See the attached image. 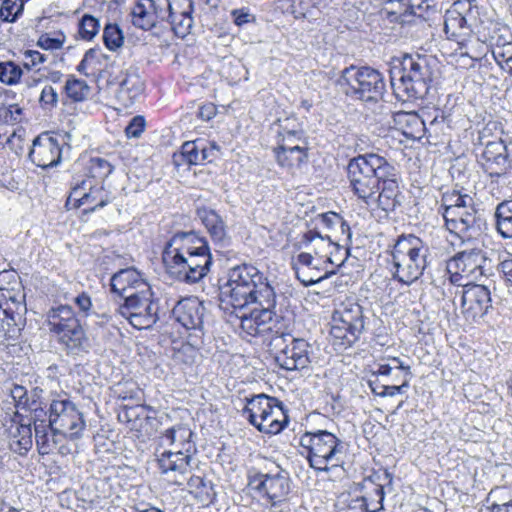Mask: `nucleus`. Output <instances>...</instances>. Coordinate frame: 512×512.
Returning <instances> with one entry per match:
<instances>
[{
	"label": "nucleus",
	"mask_w": 512,
	"mask_h": 512,
	"mask_svg": "<svg viewBox=\"0 0 512 512\" xmlns=\"http://www.w3.org/2000/svg\"><path fill=\"white\" fill-rule=\"evenodd\" d=\"M332 322L333 345L346 350L359 340L365 329L363 308L357 303L342 305L333 313Z\"/></svg>",
	"instance_id": "9b49d317"
},
{
	"label": "nucleus",
	"mask_w": 512,
	"mask_h": 512,
	"mask_svg": "<svg viewBox=\"0 0 512 512\" xmlns=\"http://www.w3.org/2000/svg\"><path fill=\"white\" fill-rule=\"evenodd\" d=\"M47 406H35L31 407L29 411L32 414V421L34 424V428L38 426V424H42L44 427H50V411L46 410Z\"/></svg>",
	"instance_id": "052dcab7"
},
{
	"label": "nucleus",
	"mask_w": 512,
	"mask_h": 512,
	"mask_svg": "<svg viewBox=\"0 0 512 512\" xmlns=\"http://www.w3.org/2000/svg\"><path fill=\"white\" fill-rule=\"evenodd\" d=\"M338 512H367L365 496L342 494L338 500Z\"/></svg>",
	"instance_id": "37998d69"
},
{
	"label": "nucleus",
	"mask_w": 512,
	"mask_h": 512,
	"mask_svg": "<svg viewBox=\"0 0 512 512\" xmlns=\"http://www.w3.org/2000/svg\"><path fill=\"white\" fill-rule=\"evenodd\" d=\"M33 445L31 423L13 424L9 428V447L19 454L25 455Z\"/></svg>",
	"instance_id": "72a5a7b5"
},
{
	"label": "nucleus",
	"mask_w": 512,
	"mask_h": 512,
	"mask_svg": "<svg viewBox=\"0 0 512 512\" xmlns=\"http://www.w3.org/2000/svg\"><path fill=\"white\" fill-rule=\"evenodd\" d=\"M479 163L491 183L499 184L512 170V158L502 139L488 141L484 145Z\"/></svg>",
	"instance_id": "4468645a"
},
{
	"label": "nucleus",
	"mask_w": 512,
	"mask_h": 512,
	"mask_svg": "<svg viewBox=\"0 0 512 512\" xmlns=\"http://www.w3.org/2000/svg\"><path fill=\"white\" fill-rule=\"evenodd\" d=\"M203 157L206 154H201V141H188L182 145L179 154H174L173 159L176 165L180 164V158L188 165H199L203 164Z\"/></svg>",
	"instance_id": "58836bf2"
},
{
	"label": "nucleus",
	"mask_w": 512,
	"mask_h": 512,
	"mask_svg": "<svg viewBox=\"0 0 512 512\" xmlns=\"http://www.w3.org/2000/svg\"><path fill=\"white\" fill-rule=\"evenodd\" d=\"M387 175L388 177L382 176L378 192L371 196L373 200L366 203V205L379 208L385 212H392L401 205L403 195L399 186L398 172L393 164L392 170Z\"/></svg>",
	"instance_id": "4be33fe9"
},
{
	"label": "nucleus",
	"mask_w": 512,
	"mask_h": 512,
	"mask_svg": "<svg viewBox=\"0 0 512 512\" xmlns=\"http://www.w3.org/2000/svg\"><path fill=\"white\" fill-rule=\"evenodd\" d=\"M205 307L196 298L179 301L173 309L176 320L187 330H202Z\"/></svg>",
	"instance_id": "bb28decb"
},
{
	"label": "nucleus",
	"mask_w": 512,
	"mask_h": 512,
	"mask_svg": "<svg viewBox=\"0 0 512 512\" xmlns=\"http://www.w3.org/2000/svg\"><path fill=\"white\" fill-rule=\"evenodd\" d=\"M233 21L237 26H243L249 22L255 21L254 15L250 14L246 9H235L231 12Z\"/></svg>",
	"instance_id": "69168bd1"
},
{
	"label": "nucleus",
	"mask_w": 512,
	"mask_h": 512,
	"mask_svg": "<svg viewBox=\"0 0 512 512\" xmlns=\"http://www.w3.org/2000/svg\"><path fill=\"white\" fill-rule=\"evenodd\" d=\"M512 41V33L509 30L508 27H501L498 29H495L490 36V42L492 49L497 48L498 45L503 47L508 45L507 43H510Z\"/></svg>",
	"instance_id": "13d9d810"
},
{
	"label": "nucleus",
	"mask_w": 512,
	"mask_h": 512,
	"mask_svg": "<svg viewBox=\"0 0 512 512\" xmlns=\"http://www.w3.org/2000/svg\"><path fill=\"white\" fill-rule=\"evenodd\" d=\"M447 230L461 238H471L481 230L482 218L478 214L474 199L470 209L466 207L452 208L444 218Z\"/></svg>",
	"instance_id": "6ab92c4d"
},
{
	"label": "nucleus",
	"mask_w": 512,
	"mask_h": 512,
	"mask_svg": "<svg viewBox=\"0 0 512 512\" xmlns=\"http://www.w3.org/2000/svg\"><path fill=\"white\" fill-rule=\"evenodd\" d=\"M185 483L187 484L188 491L201 503L208 504L212 502L215 492L211 481L201 476L192 475L190 477L187 476Z\"/></svg>",
	"instance_id": "e433bc0d"
},
{
	"label": "nucleus",
	"mask_w": 512,
	"mask_h": 512,
	"mask_svg": "<svg viewBox=\"0 0 512 512\" xmlns=\"http://www.w3.org/2000/svg\"><path fill=\"white\" fill-rule=\"evenodd\" d=\"M498 271L509 293L512 294V258L501 261Z\"/></svg>",
	"instance_id": "0e129e2a"
},
{
	"label": "nucleus",
	"mask_w": 512,
	"mask_h": 512,
	"mask_svg": "<svg viewBox=\"0 0 512 512\" xmlns=\"http://www.w3.org/2000/svg\"><path fill=\"white\" fill-rule=\"evenodd\" d=\"M162 260L167 273L186 284L200 282L213 263L207 239L194 231L174 234L164 247Z\"/></svg>",
	"instance_id": "f03ea898"
},
{
	"label": "nucleus",
	"mask_w": 512,
	"mask_h": 512,
	"mask_svg": "<svg viewBox=\"0 0 512 512\" xmlns=\"http://www.w3.org/2000/svg\"><path fill=\"white\" fill-rule=\"evenodd\" d=\"M116 312L126 318L136 329H150L166 316L158 299L153 297L151 287L131 292L123 302L117 303Z\"/></svg>",
	"instance_id": "9d476101"
},
{
	"label": "nucleus",
	"mask_w": 512,
	"mask_h": 512,
	"mask_svg": "<svg viewBox=\"0 0 512 512\" xmlns=\"http://www.w3.org/2000/svg\"><path fill=\"white\" fill-rule=\"evenodd\" d=\"M249 485L274 506L285 501L291 489L290 477L285 471L276 474L258 473L250 479Z\"/></svg>",
	"instance_id": "2eb2a0df"
},
{
	"label": "nucleus",
	"mask_w": 512,
	"mask_h": 512,
	"mask_svg": "<svg viewBox=\"0 0 512 512\" xmlns=\"http://www.w3.org/2000/svg\"><path fill=\"white\" fill-rule=\"evenodd\" d=\"M146 121L144 116H134L125 128V134L128 138H139L144 132Z\"/></svg>",
	"instance_id": "4d7b16f0"
},
{
	"label": "nucleus",
	"mask_w": 512,
	"mask_h": 512,
	"mask_svg": "<svg viewBox=\"0 0 512 512\" xmlns=\"http://www.w3.org/2000/svg\"><path fill=\"white\" fill-rule=\"evenodd\" d=\"M392 170L384 156L377 153H364L351 158L346 167L349 187L358 200L369 203L371 196L378 192L380 179Z\"/></svg>",
	"instance_id": "20e7f679"
},
{
	"label": "nucleus",
	"mask_w": 512,
	"mask_h": 512,
	"mask_svg": "<svg viewBox=\"0 0 512 512\" xmlns=\"http://www.w3.org/2000/svg\"><path fill=\"white\" fill-rule=\"evenodd\" d=\"M337 83L346 96L367 105H375L383 100L386 92L384 76L369 66L351 65L344 68Z\"/></svg>",
	"instance_id": "6e6552de"
},
{
	"label": "nucleus",
	"mask_w": 512,
	"mask_h": 512,
	"mask_svg": "<svg viewBox=\"0 0 512 512\" xmlns=\"http://www.w3.org/2000/svg\"><path fill=\"white\" fill-rule=\"evenodd\" d=\"M24 10L23 0H3L0 6V19L3 22L14 23Z\"/></svg>",
	"instance_id": "a18cd8bd"
},
{
	"label": "nucleus",
	"mask_w": 512,
	"mask_h": 512,
	"mask_svg": "<svg viewBox=\"0 0 512 512\" xmlns=\"http://www.w3.org/2000/svg\"><path fill=\"white\" fill-rule=\"evenodd\" d=\"M59 95L51 85H45L40 93L39 104L42 109L52 111L58 106Z\"/></svg>",
	"instance_id": "603ef678"
},
{
	"label": "nucleus",
	"mask_w": 512,
	"mask_h": 512,
	"mask_svg": "<svg viewBox=\"0 0 512 512\" xmlns=\"http://www.w3.org/2000/svg\"><path fill=\"white\" fill-rule=\"evenodd\" d=\"M220 300L234 309L242 330L254 337L265 335L270 321L281 312L274 288L263 273L247 264L229 270L227 282L220 286Z\"/></svg>",
	"instance_id": "f257e3e1"
},
{
	"label": "nucleus",
	"mask_w": 512,
	"mask_h": 512,
	"mask_svg": "<svg viewBox=\"0 0 512 512\" xmlns=\"http://www.w3.org/2000/svg\"><path fill=\"white\" fill-rule=\"evenodd\" d=\"M100 24L95 17L85 14L79 22V35L84 40H91L98 33Z\"/></svg>",
	"instance_id": "8fccbe9b"
},
{
	"label": "nucleus",
	"mask_w": 512,
	"mask_h": 512,
	"mask_svg": "<svg viewBox=\"0 0 512 512\" xmlns=\"http://www.w3.org/2000/svg\"><path fill=\"white\" fill-rule=\"evenodd\" d=\"M197 214L213 242L220 248L227 247L230 243V239L227 235L226 225L220 215L214 210L206 208L199 209Z\"/></svg>",
	"instance_id": "c85d7f7f"
},
{
	"label": "nucleus",
	"mask_w": 512,
	"mask_h": 512,
	"mask_svg": "<svg viewBox=\"0 0 512 512\" xmlns=\"http://www.w3.org/2000/svg\"><path fill=\"white\" fill-rule=\"evenodd\" d=\"M485 252L479 248L466 249L452 257L447 265L450 272L453 268L462 273L470 282L480 281L488 276Z\"/></svg>",
	"instance_id": "dca6fc26"
},
{
	"label": "nucleus",
	"mask_w": 512,
	"mask_h": 512,
	"mask_svg": "<svg viewBox=\"0 0 512 512\" xmlns=\"http://www.w3.org/2000/svg\"><path fill=\"white\" fill-rule=\"evenodd\" d=\"M64 92L73 102H81L88 97L90 87L84 80L69 76L64 85Z\"/></svg>",
	"instance_id": "a19ab883"
},
{
	"label": "nucleus",
	"mask_w": 512,
	"mask_h": 512,
	"mask_svg": "<svg viewBox=\"0 0 512 512\" xmlns=\"http://www.w3.org/2000/svg\"><path fill=\"white\" fill-rule=\"evenodd\" d=\"M143 89L144 84L141 78L136 73L127 71L119 82L115 97L121 105L130 107L141 95Z\"/></svg>",
	"instance_id": "c756f323"
},
{
	"label": "nucleus",
	"mask_w": 512,
	"mask_h": 512,
	"mask_svg": "<svg viewBox=\"0 0 512 512\" xmlns=\"http://www.w3.org/2000/svg\"><path fill=\"white\" fill-rule=\"evenodd\" d=\"M473 197L468 194H462L458 190H449L442 194L439 213L443 218L448 216L452 208L466 207L470 209Z\"/></svg>",
	"instance_id": "4c0bfd02"
},
{
	"label": "nucleus",
	"mask_w": 512,
	"mask_h": 512,
	"mask_svg": "<svg viewBox=\"0 0 512 512\" xmlns=\"http://www.w3.org/2000/svg\"><path fill=\"white\" fill-rule=\"evenodd\" d=\"M161 5L165 12L163 22L169 23L176 36L184 38L191 33L194 23L193 0H165Z\"/></svg>",
	"instance_id": "f3484780"
},
{
	"label": "nucleus",
	"mask_w": 512,
	"mask_h": 512,
	"mask_svg": "<svg viewBox=\"0 0 512 512\" xmlns=\"http://www.w3.org/2000/svg\"><path fill=\"white\" fill-rule=\"evenodd\" d=\"M86 194L89 195V201L86 204L89 208L84 210L85 213L94 212L96 209L103 208L110 202V197L103 186L95 184L92 179H89Z\"/></svg>",
	"instance_id": "ea45409f"
},
{
	"label": "nucleus",
	"mask_w": 512,
	"mask_h": 512,
	"mask_svg": "<svg viewBox=\"0 0 512 512\" xmlns=\"http://www.w3.org/2000/svg\"><path fill=\"white\" fill-rule=\"evenodd\" d=\"M64 43V36L62 37H52L49 34H43L39 37L37 41V46L44 50L54 51L58 50L62 47Z\"/></svg>",
	"instance_id": "680f3d73"
},
{
	"label": "nucleus",
	"mask_w": 512,
	"mask_h": 512,
	"mask_svg": "<svg viewBox=\"0 0 512 512\" xmlns=\"http://www.w3.org/2000/svg\"><path fill=\"white\" fill-rule=\"evenodd\" d=\"M385 497L384 487L374 484L367 499V512H379L383 509V501Z\"/></svg>",
	"instance_id": "3c124183"
},
{
	"label": "nucleus",
	"mask_w": 512,
	"mask_h": 512,
	"mask_svg": "<svg viewBox=\"0 0 512 512\" xmlns=\"http://www.w3.org/2000/svg\"><path fill=\"white\" fill-rule=\"evenodd\" d=\"M23 76L20 65L13 61L0 62V82L7 86L18 84Z\"/></svg>",
	"instance_id": "c03bdc74"
},
{
	"label": "nucleus",
	"mask_w": 512,
	"mask_h": 512,
	"mask_svg": "<svg viewBox=\"0 0 512 512\" xmlns=\"http://www.w3.org/2000/svg\"><path fill=\"white\" fill-rule=\"evenodd\" d=\"M49 429L50 427H44L42 424H38V426L34 428L36 445L41 454H47L49 452Z\"/></svg>",
	"instance_id": "bf43d9fd"
},
{
	"label": "nucleus",
	"mask_w": 512,
	"mask_h": 512,
	"mask_svg": "<svg viewBox=\"0 0 512 512\" xmlns=\"http://www.w3.org/2000/svg\"><path fill=\"white\" fill-rule=\"evenodd\" d=\"M428 247L413 234L401 235L391 252L394 280L411 285L417 281L427 266Z\"/></svg>",
	"instance_id": "0eeeda50"
},
{
	"label": "nucleus",
	"mask_w": 512,
	"mask_h": 512,
	"mask_svg": "<svg viewBox=\"0 0 512 512\" xmlns=\"http://www.w3.org/2000/svg\"><path fill=\"white\" fill-rule=\"evenodd\" d=\"M219 150L220 148L215 142L209 144L201 142V154H206V157H203V163L212 162L218 156Z\"/></svg>",
	"instance_id": "774afa93"
},
{
	"label": "nucleus",
	"mask_w": 512,
	"mask_h": 512,
	"mask_svg": "<svg viewBox=\"0 0 512 512\" xmlns=\"http://www.w3.org/2000/svg\"><path fill=\"white\" fill-rule=\"evenodd\" d=\"M295 274L297 279L306 287L315 285L321 282L324 279L329 278L330 276L336 273V270L325 271L324 274L320 275L319 271L316 270H305L294 267Z\"/></svg>",
	"instance_id": "49530a36"
},
{
	"label": "nucleus",
	"mask_w": 512,
	"mask_h": 512,
	"mask_svg": "<svg viewBox=\"0 0 512 512\" xmlns=\"http://www.w3.org/2000/svg\"><path fill=\"white\" fill-rule=\"evenodd\" d=\"M273 153L277 164L286 169L300 168L302 164L308 161L307 145L276 146L273 148Z\"/></svg>",
	"instance_id": "7c9ffc66"
},
{
	"label": "nucleus",
	"mask_w": 512,
	"mask_h": 512,
	"mask_svg": "<svg viewBox=\"0 0 512 512\" xmlns=\"http://www.w3.org/2000/svg\"><path fill=\"white\" fill-rule=\"evenodd\" d=\"M270 323L265 334H273L270 347L275 352V362L279 367L287 371L307 368L311 362V346L305 339L292 335V318L281 311Z\"/></svg>",
	"instance_id": "7ed1b4c3"
},
{
	"label": "nucleus",
	"mask_w": 512,
	"mask_h": 512,
	"mask_svg": "<svg viewBox=\"0 0 512 512\" xmlns=\"http://www.w3.org/2000/svg\"><path fill=\"white\" fill-rule=\"evenodd\" d=\"M89 186V179H82L75 182L71 187V192L66 201V207L79 208L86 205L89 201V195L86 194Z\"/></svg>",
	"instance_id": "79ce46f5"
},
{
	"label": "nucleus",
	"mask_w": 512,
	"mask_h": 512,
	"mask_svg": "<svg viewBox=\"0 0 512 512\" xmlns=\"http://www.w3.org/2000/svg\"><path fill=\"white\" fill-rule=\"evenodd\" d=\"M80 322L71 306L60 305L51 308L47 314V325L54 335Z\"/></svg>",
	"instance_id": "473e14b6"
},
{
	"label": "nucleus",
	"mask_w": 512,
	"mask_h": 512,
	"mask_svg": "<svg viewBox=\"0 0 512 512\" xmlns=\"http://www.w3.org/2000/svg\"><path fill=\"white\" fill-rule=\"evenodd\" d=\"M314 241L319 242L322 246H327L328 254H325V263H330L336 268L341 267L347 260L349 251L338 243L333 242L329 235L322 236L319 231L312 229L304 233L298 241L299 249L308 248Z\"/></svg>",
	"instance_id": "393cba45"
},
{
	"label": "nucleus",
	"mask_w": 512,
	"mask_h": 512,
	"mask_svg": "<svg viewBox=\"0 0 512 512\" xmlns=\"http://www.w3.org/2000/svg\"><path fill=\"white\" fill-rule=\"evenodd\" d=\"M68 354L79 356L89 350V340L80 322L55 334Z\"/></svg>",
	"instance_id": "cd10ccee"
},
{
	"label": "nucleus",
	"mask_w": 512,
	"mask_h": 512,
	"mask_svg": "<svg viewBox=\"0 0 512 512\" xmlns=\"http://www.w3.org/2000/svg\"><path fill=\"white\" fill-rule=\"evenodd\" d=\"M124 36L117 24H107L103 30V42L109 50H116L123 45Z\"/></svg>",
	"instance_id": "de8ad7c7"
},
{
	"label": "nucleus",
	"mask_w": 512,
	"mask_h": 512,
	"mask_svg": "<svg viewBox=\"0 0 512 512\" xmlns=\"http://www.w3.org/2000/svg\"><path fill=\"white\" fill-rule=\"evenodd\" d=\"M443 122V116L440 120L436 116L427 126L425 120L416 112H398L394 115L395 125L406 138L412 140H421L425 136L432 137V133L437 135V125Z\"/></svg>",
	"instance_id": "5701e85b"
},
{
	"label": "nucleus",
	"mask_w": 512,
	"mask_h": 512,
	"mask_svg": "<svg viewBox=\"0 0 512 512\" xmlns=\"http://www.w3.org/2000/svg\"><path fill=\"white\" fill-rule=\"evenodd\" d=\"M495 229L503 239H512V199L500 202L494 212Z\"/></svg>",
	"instance_id": "c9c22d12"
},
{
	"label": "nucleus",
	"mask_w": 512,
	"mask_h": 512,
	"mask_svg": "<svg viewBox=\"0 0 512 512\" xmlns=\"http://www.w3.org/2000/svg\"><path fill=\"white\" fill-rule=\"evenodd\" d=\"M400 75L396 79L395 72L391 75V85L397 97L406 99H422L431 87L434 78V61L427 56L406 54L400 63Z\"/></svg>",
	"instance_id": "39448f33"
},
{
	"label": "nucleus",
	"mask_w": 512,
	"mask_h": 512,
	"mask_svg": "<svg viewBox=\"0 0 512 512\" xmlns=\"http://www.w3.org/2000/svg\"><path fill=\"white\" fill-rule=\"evenodd\" d=\"M163 6L155 0H137L131 9L132 24L143 30H150L163 23Z\"/></svg>",
	"instance_id": "b1692460"
},
{
	"label": "nucleus",
	"mask_w": 512,
	"mask_h": 512,
	"mask_svg": "<svg viewBox=\"0 0 512 512\" xmlns=\"http://www.w3.org/2000/svg\"><path fill=\"white\" fill-rule=\"evenodd\" d=\"M192 454L181 451L167 450L157 459L158 468L164 479L170 484L182 486L190 472Z\"/></svg>",
	"instance_id": "aec40b11"
},
{
	"label": "nucleus",
	"mask_w": 512,
	"mask_h": 512,
	"mask_svg": "<svg viewBox=\"0 0 512 512\" xmlns=\"http://www.w3.org/2000/svg\"><path fill=\"white\" fill-rule=\"evenodd\" d=\"M50 430L53 434L68 435L79 439L86 427L83 414L68 398L54 399L49 404Z\"/></svg>",
	"instance_id": "ddd939ff"
},
{
	"label": "nucleus",
	"mask_w": 512,
	"mask_h": 512,
	"mask_svg": "<svg viewBox=\"0 0 512 512\" xmlns=\"http://www.w3.org/2000/svg\"><path fill=\"white\" fill-rule=\"evenodd\" d=\"M111 292L118 295L119 302H123L131 292H139L150 285L142 278L140 272L129 267L121 269L111 277Z\"/></svg>",
	"instance_id": "a878e982"
},
{
	"label": "nucleus",
	"mask_w": 512,
	"mask_h": 512,
	"mask_svg": "<svg viewBox=\"0 0 512 512\" xmlns=\"http://www.w3.org/2000/svg\"><path fill=\"white\" fill-rule=\"evenodd\" d=\"M275 124L279 126L277 137L304 136V131L294 116L279 118Z\"/></svg>",
	"instance_id": "09e8293b"
},
{
	"label": "nucleus",
	"mask_w": 512,
	"mask_h": 512,
	"mask_svg": "<svg viewBox=\"0 0 512 512\" xmlns=\"http://www.w3.org/2000/svg\"><path fill=\"white\" fill-rule=\"evenodd\" d=\"M192 437V430L185 424L174 425L167 429L162 435L163 441L174 446L175 451H181L184 454H193L196 451Z\"/></svg>",
	"instance_id": "2f4dec72"
},
{
	"label": "nucleus",
	"mask_w": 512,
	"mask_h": 512,
	"mask_svg": "<svg viewBox=\"0 0 512 512\" xmlns=\"http://www.w3.org/2000/svg\"><path fill=\"white\" fill-rule=\"evenodd\" d=\"M241 415L259 432L268 435L281 433L289 424L288 410L283 402L266 394L246 398Z\"/></svg>",
	"instance_id": "1a4fd4ad"
},
{
	"label": "nucleus",
	"mask_w": 512,
	"mask_h": 512,
	"mask_svg": "<svg viewBox=\"0 0 512 512\" xmlns=\"http://www.w3.org/2000/svg\"><path fill=\"white\" fill-rule=\"evenodd\" d=\"M299 445L309 466L318 472H328L343 463L344 442L332 432L306 431L300 436Z\"/></svg>",
	"instance_id": "423d86ee"
},
{
	"label": "nucleus",
	"mask_w": 512,
	"mask_h": 512,
	"mask_svg": "<svg viewBox=\"0 0 512 512\" xmlns=\"http://www.w3.org/2000/svg\"><path fill=\"white\" fill-rule=\"evenodd\" d=\"M319 217H320L321 224L329 230H331L337 226L344 227V228L348 229V224L337 213L329 212V213L321 214Z\"/></svg>",
	"instance_id": "e2e57ef3"
},
{
	"label": "nucleus",
	"mask_w": 512,
	"mask_h": 512,
	"mask_svg": "<svg viewBox=\"0 0 512 512\" xmlns=\"http://www.w3.org/2000/svg\"><path fill=\"white\" fill-rule=\"evenodd\" d=\"M506 46H499L492 49V55L495 61L503 67L505 64L509 70H512V41Z\"/></svg>",
	"instance_id": "6e6d98bb"
},
{
	"label": "nucleus",
	"mask_w": 512,
	"mask_h": 512,
	"mask_svg": "<svg viewBox=\"0 0 512 512\" xmlns=\"http://www.w3.org/2000/svg\"><path fill=\"white\" fill-rule=\"evenodd\" d=\"M492 307L491 292L484 284L466 283L461 291V308L466 318L476 320Z\"/></svg>",
	"instance_id": "a211bd4d"
},
{
	"label": "nucleus",
	"mask_w": 512,
	"mask_h": 512,
	"mask_svg": "<svg viewBox=\"0 0 512 512\" xmlns=\"http://www.w3.org/2000/svg\"><path fill=\"white\" fill-rule=\"evenodd\" d=\"M22 108L17 104L0 105V123H17L21 121Z\"/></svg>",
	"instance_id": "5fc2aeb1"
},
{
	"label": "nucleus",
	"mask_w": 512,
	"mask_h": 512,
	"mask_svg": "<svg viewBox=\"0 0 512 512\" xmlns=\"http://www.w3.org/2000/svg\"><path fill=\"white\" fill-rule=\"evenodd\" d=\"M30 408L35 406H47V401L44 398V390L40 387H34L29 393Z\"/></svg>",
	"instance_id": "338daca9"
},
{
	"label": "nucleus",
	"mask_w": 512,
	"mask_h": 512,
	"mask_svg": "<svg viewBox=\"0 0 512 512\" xmlns=\"http://www.w3.org/2000/svg\"><path fill=\"white\" fill-rule=\"evenodd\" d=\"M0 310H2L6 323L9 327L6 332L7 338L18 337L22 316L26 312V304L21 303V299H19V301L17 300L15 305L9 303L8 300H5L4 302L0 301Z\"/></svg>",
	"instance_id": "f704fd0d"
},
{
	"label": "nucleus",
	"mask_w": 512,
	"mask_h": 512,
	"mask_svg": "<svg viewBox=\"0 0 512 512\" xmlns=\"http://www.w3.org/2000/svg\"><path fill=\"white\" fill-rule=\"evenodd\" d=\"M32 163L42 169L56 167L62 159V143L58 136L42 133L33 140L28 154Z\"/></svg>",
	"instance_id": "412c9836"
},
{
	"label": "nucleus",
	"mask_w": 512,
	"mask_h": 512,
	"mask_svg": "<svg viewBox=\"0 0 512 512\" xmlns=\"http://www.w3.org/2000/svg\"><path fill=\"white\" fill-rule=\"evenodd\" d=\"M478 18V7L471 0L455 1L444 15V32L447 39L463 47L472 36Z\"/></svg>",
	"instance_id": "f8f14e48"
},
{
	"label": "nucleus",
	"mask_w": 512,
	"mask_h": 512,
	"mask_svg": "<svg viewBox=\"0 0 512 512\" xmlns=\"http://www.w3.org/2000/svg\"><path fill=\"white\" fill-rule=\"evenodd\" d=\"M112 171L113 166L107 160L99 157L91 159L90 173L92 177L90 179L94 181L96 178L103 180L108 177Z\"/></svg>",
	"instance_id": "864d4df0"
}]
</instances>
